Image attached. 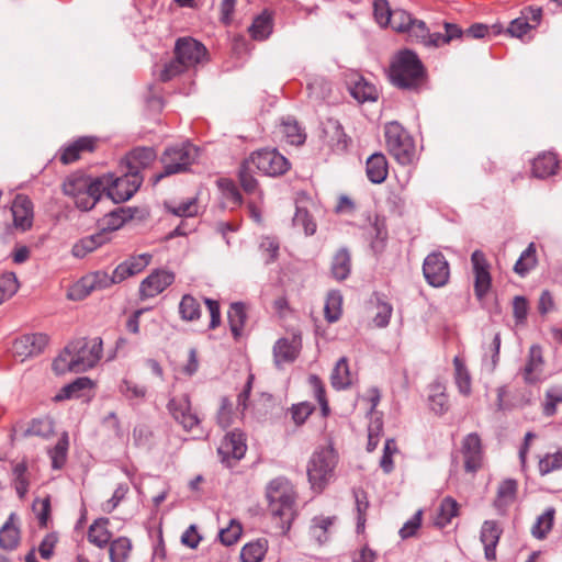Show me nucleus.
I'll list each match as a JSON object with an SVG mask.
<instances>
[{
  "instance_id": "nucleus-33",
  "label": "nucleus",
  "mask_w": 562,
  "mask_h": 562,
  "mask_svg": "<svg viewBox=\"0 0 562 562\" xmlns=\"http://www.w3.org/2000/svg\"><path fill=\"white\" fill-rule=\"evenodd\" d=\"M366 171L368 179L372 183H382L385 181L389 173V165L385 156L380 153L372 154L367 159Z\"/></svg>"
},
{
  "instance_id": "nucleus-31",
  "label": "nucleus",
  "mask_w": 562,
  "mask_h": 562,
  "mask_svg": "<svg viewBox=\"0 0 562 562\" xmlns=\"http://www.w3.org/2000/svg\"><path fill=\"white\" fill-rule=\"evenodd\" d=\"M336 521L335 516H315L311 520L310 525V537L315 540L318 544L327 542L331 535V528Z\"/></svg>"
},
{
  "instance_id": "nucleus-30",
  "label": "nucleus",
  "mask_w": 562,
  "mask_h": 562,
  "mask_svg": "<svg viewBox=\"0 0 562 562\" xmlns=\"http://www.w3.org/2000/svg\"><path fill=\"white\" fill-rule=\"evenodd\" d=\"M97 138L91 136H82L76 139L75 142L67 145L61 154H60V160L63 164H71L79 159L81 153L85 151H92L95 146Z\"/></svg>"
},
{
  "instance_id": "nucleus-7",
  "label": "nucleus",
  "mask_w": 562,
  "mask_h": 562,
  "mask_svg": "<svg viewBox=\"0 0 562 562\" xmlns=\"http://www.w3.org/2000/svg\"><path fill=\"white\" fill-rule=\"evenodd\" d=\"M406 33L411 41L420 43L426 47H440L449 44L453 40L462 37V29L454 23L445 22L443 33H430L425 22L416 19Z\"/></svg>"
},
{
  "instance_id": "nucleus-8",
  "label": "nucleus",
  "mask_w": 562,
  "mask_h": 562,
  "mask_svg": "<svg viewBox=\"0 0 562 562\" xmlns=\"http://www.w3.org/2000/svg\"><path fill=\"white\" fill-rule=\"evenodd\" d=\"M386 146L391 155L402 165H408L415 157V145L409 134L397 122H390L384 128Z\"/></svg>"
},
{
  "instance_id": "nucleus-63",
  "label": "nucleus",
  "mask_w": 562,
  "mask_h": 562,
  "mask_svg": "<svg viewBox=\"0 0 562 562\" xmlns=\"http://www.w3.org/2000/svg\"><path fill=\"white\" fill-rule=\"evenodd\" d=\"M254 169V166L248 164V159H246L239 170V181L247 193H255L257 191L258 182L252 176Z\"/></svg>"
},
{
  "instance_id": "nucleus-55",
  "label": "nucleus",
  "mask_w": 562,
  "mask_h": 562,
  "mask_svg": "<svg viewBox=\"0 0 562 562\" xmlns=\"http://www.w3.org/2000/svg\"><path fill=\"white\" fill-rule=\"evenodd\" d=\"M293 226L302 229L306 236H312L316 232V223L308 213V211L300 205H296L295 214L292 218Z\"/></svg>"
},
{
  "instance_id": "nucleus-20",
  "label": "nucleus",
  "mask_w": 562,
  "mask_h": 562,
  "mask_svg": "<svg viewBox=\"0 0 562 562\" xmlns=\"http://www.w3.org/2000/svg\"><path fill=\"white\" fill-rule=\"evenodd\" d=\"M48 342L44 334H29L15 339L13 342V352L15 356L25 359L43 351Z\"/></svg>"
},
{
  "instance_id": "nucleus-1",
  "label": "nucleus",
  "mask_w": 562,
  "mask_h": 562,
  "mask_svg": "<svg viewBox=\"0 0 562 562\" xmlns=\"http://www.w3.org/2000/svg\"><path fill=\"white\" fill-rule=\"evenodd\" d=\"M103 341L100 337L80 338L69 342L53 362L56 374L85 372L102 358Z\"/></svg>"
},
{
  "instance_id": "nucleus-34",
  "label": "nucleus",
  "mask_w": 562,
  "mask_h": 562,
  "mask_svg": "<svg viewBox=\"0 0 562 562\" xmlns=\"http://www.w3.org/2000/svg\"><path fill=\"white\" fill-rule=\"evenodd\" d=\"M501 334L496 333L488 344L483 345L481 368L486 373H493L499 361Z\"/></svg>"
},
{
  "instance_id": "nucleus-25",
  "label": "nucleus",
  "mask_w": 562,
  "mask_h": 562,
  "mask_svg": "<svg viewBox=\"0 0 562 562\" xmlns=\"http://www.w3.org/2000/svg\"><path fill=\"white\" fill-rule=\"evenodd\" d=\"M502 529L494 520H485L481 528L480 539L484 546L485 558L490 561L496 558V546L499 541Z\"/></svg>"
},
{
  "instance_id": "nucleus-2",
  "label": "nucleus",
  "mask_w": 562,
  "mask_h": 562,
  "mask_svg": "<svg viewBox=\"0 0 562 562\" xmlns=\"http://www.w3.org/2000/svg\"><path fill=\"white\" fill-rule=\"evenodd\" d=\"M269 510L279 519V526L283 533L288 532L295 518V492L288 480L276 479L267 488Z\"/></svg>"
},
{
  "instance_id": "nucleus-15",
  "label": "nucleus",
  "mask_w": 562,
  "mask_h": 562,
  "mask_svg": "<svg viewBox=\"0 0 562 562\" xmlns=\"http://www.w3.org/2000/svg\"><path fill=\"white\" fill-rule=\"evenodd\" d=\"M471 263L474 273V292L479 299H483L490 291L492 278L490 263L481 250H474L471 255Z\"/></svg>"
},
{
  "instance_id": "nucleus-21",
  "label": "nucleus",
  "mask_w": 562,
  "mask_h": 562,
  "mask_svg": "<svg viewBox=\"0 0 562 562\" xmlns=\"http://www.w3.org/2000/svg\"><path fill=\"white\" fill-rule=\"evenodd\" d=\"M11 212L16 228L25 232L32 227L34 212L33 203L29 196L18 194L12 203Z\"/></svg>"
},
{
  "instance_id": "nucleus-3",
  "label": "nucleus",
  "mask_w": 562,
  "mask_h": 562,
  "mask_svg": "<svg viewBox=\"0 0 562 562\" xmlns=\"http://www.w3.org/2000/svg\"><path fill=\"white\" fill-rule=\"evenodd\" d=\"M338 464V453L331 445L322 446L312 453L307 467V477L311 488L322 493L335 477Z\"/></svg>"
},
{
  "instance_id": "nucleus-40",
  "label": "nucleus",
  "mask_w": 562,
  "mask_h": 562,
  "mask_svg": "<svg viewBox=\"0 0 562 562\" xmlns=\"http://www.w3.org/2000/svg\"><path fill=\"white\" fill-rule=\"evenodd\" d=\"M453 366L456 385L462 395L469 396L472 392V379L470 372L460 357H454Z\"/></svg>"
},
{
  "instance_id": "nucleus-46",
  "label": "nucleus",
  "mask_w": 562,
  "mask_h": 562,
  "mask_svg": "<svg viewBox=\"0 0 562 562\" xmlns=\"http://www.w3.org/2000/svg\"><path fill=\"white\" fill-rule=\"evenodd\" d=\"M165 206L169 213L179 217H192L199 213V203L196 198H189L177 204L173 202H165Z\"/></svg>"
},
{
  "instance_id": "nucleus-11",
  "label": "nucleus",
  "mask_w": 562,
  "mask_h": 562,
  "mask_svg": "<svg viewBox=\"0 0 562 562\" xmlns=\"http://www.w3.org/2000/svg\"><path fill=\"white\" fill-rule=\"evenodd\" d=\"M167 408L171 417L178 423L184 431L201 432V419L193 409L190 396L186 393L172 396Z\"/></svg>"
},
{
  "instance_id": "nucleus-37",
  "label": "nucleus",
  "mask_w": 562,
  "mask_h": 562,
  "mask_svg": "<svg viewBox=\"0 0 562 562\" xmlns=\"http://www.w3.org/2000/svg\"><path fill=\"white\" fill-rule=\"evenodd\" d=\"M272 16L268 11H263L261 14L254 19L248 31L254 40L263 41L270 36V34L272 33Z\"/></svg>"
},
{
  "instance_id": "nucleus-17",
  "label": "nucleus",
  "mask_w": 562,
  "mask_h": 562,
  "mask_svg": "<svg viewBox=\"0 0 562 562\" xmlns=\"http://www.w3.org/2000/svg\"><path fill=\"white\" fill-rule=\"evenodd\" d=\"M173 281V272L165 269H157L140 282L139 296L142 299L155 297L171 285Z\"/></svg>"
},
{
  "instance_id": "nucleus-52",
  "label": "nucleus",
  "mask_w": 562,
  "mask_h": 562,
  "mask_svg": "<svg viewBox=\"0 0 562 562\" xmlns=\"http://www.w3.org/2000/svg\"><path fill=\"white\" fill-rule=\"evenodd\" d=\"M555 510L549 507L540 515L531 528V533L537 539H543L551 531L554 521Z\"/></svg>"
},
{
  "instance_id": "nucleus-10",
  "label": "nucleus",
  "mask_w": 562,
  "mask_h": 562,
  "mask_svg": "<svg viewBox=\"0 0 562 562\" xmlns=\"http://www.w3.org/2000/svg\"><path fill=\"white\" fill-rule=\"evenodd\" d=\"M121 283L116 278V270L110 274L106 271L98 270L82 277L67 293L71 301H80L87 297L91 292L104 290L113 284Z\"/></svg>"
},
{
  "instance_id": "nucleus-62",
  "label": "nucleus",
  "mask_w": 562,
  "mask_h": 562,
  "mask_svg": "<svg viewBox=\"0 0 562 562\" xmlns=\"http://www.w3.org/2000/svg\"><path fill=\"white\" fill-rule=\"evenodd\" d=\"M398 452L396 441L394 439H386L383 448V454L380 460V467L384 473L389 474L394 469L393 457Z\"/></svg>"
},
{
  "instance_id": "nucleus-57",
  "label": "nucleus",
  "mask_w": 562,
  "mask_h": 562,
  "mask_svg": "<svg viewBox=\"0 0 562 562\" xmlns=\"http://www.w3.org/2000/svg\"><path fill=\"white\" fill-rule=\"evenodd\" d=\"M20 542V531L10 521L0 529V547L4 550H14Z\"/></svg>"
},
{
  "instance_id": "nucleus-13",
  "label": "nucleus",
  "mask_w": 562,
  "mask_h": 562,
  "mask_svg": "<svg viewBox=\"0 0 562 562\" xmlns=\"http://www.w3.org/2000/svg\"><path fill=\"white\" fill-rule=\"evenodd\" d=\"M246 450L245 434L235 429L225 435L217 448V454L225 467L232 468L244 458Z\"/></svg>"
},
{
  "instance_id": "nucleus-45",
  "label": "nucleus",
  "mask_w": 562,
  "mask_h": 562,
  "mask_svg": "<svg viewBox=\"0 0 562 562\" xmlns=\"http://www.w3.org/2000/svg\"><path fill=\"white\" fill-rule=\"evenodd\" d=\"M459 513V504L452 497H446L442 499L438 514L435 518L436 526L443 528L448 526L452 518Z\"/></svg>"
},
{
  "instance_id": "nucleus-19",
  "label": "nucleus",
  "mask_w": 562,
  "mask_h": 562,
  "mask_svg": "<svg viewBox=\"0 0 562 562\" xmlns=\"http://www.w3.org/2000/svg\"><path fill=\"white\" fill-rule=\"evenodd\" d=\"M542 18V10L538 7H528L521 12V16L513 20L507 32L515 37L521 38L531 29L537 27Z\"/></svg>"
},
{
  "instance_id": "nucleus-49",
  "label": "nucleus",
  "mask_w": 562,
  "mask_h": 562,
  "mask_svg": "<svg viewBox=\"0 0 562 562\" xmlns=\"http://www.w3.org/2000/svg\"><path fill=\"white\" fill-rule=\"evenodd\" d=\"M536 245L530 243L514 266V271L524 277L537 265Z\"/></svg>"
},
{
  "instance_id": "nucleus-48",
  "label": "nucleus",
  "mask_w": 562,
  "mask_h": 562,
  "mask_svg": "<svg viewBox=\"0 0 562 562\" xmlns=\"http://www.w3.org/2000/svg\"><path fill=\"white\" fill-rule=\"evenodd\" d=\"M325 318L329 323L337 322L342 314V295L339 291L333 290L327 294L325 302Z\"/></svg>"
},
{
  "instance_id": "nucleus-50",
  "label": "nucleus",
  "mask_w": 562,
  "mask_h": 562,
  "mask_svg": "<svg viewBox=\"0 0 562 562\" xmlns=\"http://www.w3.org/2000/svg\"><path fill=\"white\" fill-rule=\"evenodd\" d=\"M92 387V381L87 376L77 378L74 382L65 385L59 393L56 395V400H68L74 397H80L81 392Z\"/></svg>"
},
{
  "instance_id": "nucleus-9",
  "label": "nucleus",
  "mask_w": 562,
  "mask_h": 562,
  "mask_svg": "<svg viewBox=\"0 0 562 562\" xmlns=\"http://www.w3.org/2000/svg\"><path fill=\"white\" fill-rule=\"evenodd\" d=\"M100 180H104L103 193H106L113 202L120 203L130 200L143 183V177L135 172H126L121 177L112 173L103 175Z\"/></svg>"
},
{
  "instance_id": "nucleus-58",
  "label": "nucleus",
  "mask_w": 562,
  "mask_h": 562,
  "mask_svg": "<svg viewBox=\"0 0 562 562\" xmlns=\"http://www.w3.org/2000/svg\"><path fill=\"white\" fill-rule=\"evenodd\" d=\"M68 450V436L66 434L63 435L61 438L57 441L54 448L48 451L49 458L52 460V467L56 470L61 469L66 462Z\"/></svg>"
},
{
  "instance_id": "nucleus-5",
  "label": "nucleus",
  "mask_w": 562,
  "mask_h": 562,
  "mask_svg": "<svg viewBox=\"0 0 562 562\" xmlns=\"http://www.w3.org/2000/svg\"><path fill=\"white\" fill-rule=\"evenodd\" d=\"M391 81L402 89H417L425 79V70L418 56L405 49L393 59L390 68Z\"/></svg>"
},
{
  "instance_id": "nucleus-41",
  "label": "nucleus",
  "mask_w": 562,
  "mask_h": 562,
  "mask_svg": "<svg viewBox=\"0 0 562 562\" xmlns=\"http://www.w3.org/2000/svg\"><path fill=\"white\" fill-rule=\"evenodd\" d=\"M268 550V541L258 539L245 544L240 551L241 562H261Z\"/></svg>"
},
{
  "instance_id": "nucleus-43",
  "label": "nucleus",
  "mask_w": 562,
  "mask_h": 562,
  "mask_svg": "<svg viewBox=\"0 0 562 562\" xmlns=\"http://www.w3.org/2000/svg\"><path fill=\"white\" fill-rule=\"evenodd\" d=\"M133 218L131 209L116 207L114 211L105 214L102 218V227L108 231H116L121 228L125 222Z\"/></svg>"
},
{
  "instance_id": "nucleus-54",
  "label": "nucleus",
  "mask_w": 562,
  "mask_h": 562,
  "mask_svg": "<svg viewBox=\"0 0 562 562\" xmlns=\"http://www.w3.org/2000/svg\"><path fill=\"white\" fill-rule=\"evenodd\" d=\"M12 481L19 497H24L30 486V473L24 462H18L13 467Z\"/></svg>"
},
{
  "instance_id": "nucleus-53",
  "label": "nucleus",
  "mask_w": 562,
  "mask_h": 562,
  "mask_svg": "<svg viewBox=\"0 0 562 562\" xmlns=\"http://www.w3.org/2000/svg\"><path fill=\"white\" fill-rule=\"evenodd\" d=\"M179 314L183 321H196L201 316V306L195 297L190 294L182 296L179 303Z\"/></svg>"
},
{
  "instance_id": "nucleus-6",
  "label": "nucleus",
  "mask_w": 562,
  "mask_h": 562,
  "mask_svg": "<svg viewBox=\"0 0 562 562\" xmlns=\"http://www.w3.org/2000/svg\"><path fill=\"white\" fill-rule=\"evenodd\" d=\"M198 156L199 149L190 143L166 148L161 156L164 171L153 177L154 184L159 182L164 177L188 170L196 160Z\"/></svg>"
},
{
  "instance_id": "nucleus-42",
  "label": "nucleus",
  "mask_w": 562,
  "mask_h": 562,
  "mask_svg": "<svg viewBox=\"0 0 562 562\" xmlns=\"http://www.w3.org/2000/svg\"><path fill=\"white\" fill-rule=\"evenodd\" d=\"M324 134L326 142L330 147L336 149L346 148V134L337 121L329 120L324 127Z\"/></svg>"
},
{
  "instance_id": "nucleus-51",
  "label": "nucleus",
  "mask_w": 562,
  "mask_h": 562,
  "mask_svg": "<svg viewBox=\"0 0 562 562\" xmlns=\"http://www.w3.org/2000/svg\"><path fill=\"white\" fill-rule=\"evenodd\" d=\"M132 551V542L126 537H119L110 542V561L111 562H127Z\"/></svg>"
},
{
  "instance_id": "nucleus-59",
  "label": "nucleus",
  "mask_w": 562,
  "mask_h": 562,
  "mask_svg": "<svg viewBox=\"0 0 562 562\" xmlns=\"http://www.w3.org/2000/svg\"><path fill=\"white\" fill-rule=\"evenodd\" d=\"M282 134L291 145H301L305 140V135L299 126L297 122L288 119L281 124Z\"/></svg>"
},
{
  "instance_id": "nucleus-56",
  "label": "nucleus",
  "mask_w": 562,
  "mask_h": 562,
  "mask_svg": "<svg viewBox=\"0 0 562 562\" xmlns=\"http://www.w3.org/2000/svg\"><path fill=\"white\" fill-rule=\"evenodd\" d=\"M562 469V449L553 453H547L539 459L538 470L539 474L544 476L551 472Z\"/></svg>"
},
{
  "instance_id": "nucleus-24",
  "label": "nucleus",
  "mask_w": 562,
  "mask_h": 562,
  "mask_svg": "<svg viewBox=\"0 0 562 562\" xmlns=\"http://www.w3.org/2000/svg\"><path fill=\"white\" fill-rule=\"evenodd\" d=\"M153 256L148 252L132 256L121 262L116 268V278L124 281L130 277L140 273L150 262Z\"/></svg>"
},
{
  "instance_id": "nucleus-22",
  "label": "nucleus",
  "mask_w": 562,
  "mask_h": 562,
  "mask_svg": "<svg viewBox=\"0 0 562 562\" xmlns=\"http://www.w3.org/2000/svg\"><path fill=\"white\" fill-rule=\"evenodd\" d=\"M462 454L464 468L468 472H475L482 464V443L477 434L472 432L465 436L462 441Z\"/></svg>"
},
{
  "instance_id": "nucleus-35",
  "label": "nucleus",
  "mask_w": 562,
  "mask_h": 562,
  "mask_svg": "<svg viewBox=\"0 0 562 562\" xmlns=\"http://www.w3.org/2000/svg\"><path fill=\"white\" fill-rule=\"evenodd\" d=\"M108 518L95 519L88 529V541L98 548H105L110 543L112 537L111 531L108 529Z\"/></svg>"
},
{
  "instance_id": "nucleus-23",
  "label": "nucleus",
  "mask_w": 562,
  "mask_h": 562,
  "mask_svg": "<svg viewBox=\"0 0 562 562\" xmlns=\"http://www.w3.org/2000/svg\"><path fill=\"white\" fill-rule=\"evenodd\" d=\"M350 94L359 102L375 101L378 89L362 76L352 74L347 80Z\"/></svg>"
},
{
  "instance_id": "nucleus-28",
  "label": "nucleus",
  "mask_w": 562,
  "mask_h": 562,
  "mask_svg": "<svg viewBox=\"0 0 562 562\" xmlns=\"http://www.w3.org/2000/svg\"><path fill=\"white\" fill-rule=\"evenodd\" d=\"M155 159L156 153L153 148H135L125 157L127 171L140 175V170L147 168Z\"/></svg>"
},
{
  "instance_id": "nucleus-61",
  "label": "nucleus",
  "mask_w": 562,
  "mask_h": 562,
  "mask_svg": "<svg viewBox=\"0 0 562 562\" xmlns=\"http://www.w3.org/2000/svg\"><path fill=\"white\" fill-rule=\"evenodd\" d=\"M259 249L267 265L277 260L280 249V243L276 237L265 236L261 238Z\"/></svg>"
},
{
  "instance_id": "nucleus-26",
  "label": "nucleus",
  "mask_w": 562,
  "mask_h": 562,
  "mask_svg": "<svg viewBox=\"0 0 562 562\" xmlns=\"http://www.w3.org/2000/svg\"><path fill=\"white\" fill-rule=\"evenodd\" d=\"M517 492L518 483L516 480L506 479L499 483L494 499V507L499 514H505L508 507L515 503Z\"/></svg>"
},
{
  "instance_id": "nucleus-39",
  "label": "nucleus",
  "mask_w": 562,
  "mask_h": 562,
  "mask_svg": "<svg viewBox=\"0 0 562 562\" xmlns=\"http://www.w3.org/2000/svg\"><path fill=\"white\" fill-rule=\"evenodd\" d=\"M227 317L233 336L235 338L240 337L247 321L245 304L240 302L233 303L228 310Z\"/></svg>"
},
{
  "instance_id": "nucleus-29",
  "label": "nucleus",
  "mask_w": 562,
  "mask_h": 562,
  "mask_svg": "<svg viewBox=\"0 0 562 562\" xmlns=\"http://www.w3.org/2000/svg\"><path fill=\"white\" fill-rule=\"evenodd\" d=\"M559 168L558 156L552 151H543L532 160V175L544 179L557 173Z\"/></svg>"
},
{
  "instance_id": "nucleus-12",
  "label": "nucleus",
  "mask_w": 562,
  "mask_h": 562,
  "mask_svg": "<svg viewBox=\"0 0 562 562\" xmlns=\"http://www.w3.org/2000/svg\"><path fill=\"white\" fill-rule=\"evenodd\" d=\"M248 164L269 177L284 175L291 166L289 160L274 148H262L254 151L248 158Z\"/></svg>"
},
{
  "instance_id": "nucleus-16",
  "label": "nucleus",
  "mask_w": 562,
  "mask_h": 562,
  "mask_svg": "<svg viewBox=\"0 0 562 562\" xmlns=\"http://www.w3.org/2000/svg\"><path fill=\"white\" fill-rule=\"evenodd\" d=\"M175 55L191 69L205 59L206 48L191 37H182L176 43Z\"/></svg>"
},
{
  "instance_id": "nucleus-14",
  "label": "nucleus",
  "mask_w": 562,
  "mask_h": 562,
  "mask_svg": "<svg viewBox=\"0 0 562 562\" xmlns=\"http://www.w3.org/2000/svg\"><path fill=\"white\" fill-rule=\"evenodd\" d=\"M423 274L430 286L441 288L450 278L449 263L439 251L429 254L423 263Z\"/></svg>"
},
{
  "instance_id": "nucleus-4",
  "label": "nucleus",
  "mask_w": 562,
  "mask_h": 562,
  "mask_svg": "<svg viewBox=\"0 0 562 562\" xmlns=\"http://www.w3.org/2000/svg\"><path fill=\"white\" fill-rule=\"evenodd\" d=\"M104 180L75 173L63 183L64 194L70 196L81 211H90L103 194Z\"/></svg>"
},
{
  "instance_id": "nucleus-27",
  "label": "nucleus",
  "mask_w": 562,
  "mask_h": 562,
  "mask_svg": "<svg viewBox=\"0 0 562 562\" xmlns=\"http://www.w3.org/2000/svg\"><path fill=\"white\" fill-rule=\"evenodd\" d=\"M300 341L296 338L291 340L288 338H280L273 347V357L277 367L283 363L293 362L300 351Z\"/></svg>"
},
{
  "instance_id": "nucleus-38",
  "label": "nucleus",
  "mask_w": 562,
  "mask_h": 562,
  "mask_svg": "<svg viewBox=\"0 0 562 562\" xmlns=\"http://www.w3.org/2000/svg\"><path fill=\"white\" fill-rule=\"evenodd\" d=\"M353 375L350 372L347 358H340L330 375V382L334 389L344 390L351 385Z\"/></svg>"
},
{
  "instance_id": "nucleus-64",
  "label": "nucleus",
  "mask_w": 562,
  "mask_h": 562,
  "mask_svg": "<svg viewBox=\"0 0 562 562\" xmlns=\"http://www.w3.org/2000/svg\"><path fill=\"white\" fill-rule=\"evenodd\" d=\"M392 20H390L389 25L396 32L406 33L409 26L413 24L414 20L412 15L404 10H394L392 11Z\"/></svg>"
},
{
  "instance_id": "nucleus-32",
  "label": "nucleus",
  "mask_w": 562,
  "mask_h": 562,
  "mask_svg": "<svg viewBox=\"0 0 562 562\" xmlns=\"http://www.w3.org/2000/svg\"><path fill=\"white\" fill-rule=\"evenodd\" d=\"M428 404L429 408L436 415H443L449 409V400L446 393V386L439 382L435 381L428 386Z\"/></svg>"
},
{
  "instance_id": "nucleus-44",
  "label": "nucleus",
  "mask_w": 562,
  "mask_h": 562,
  "mask_svg": "<svg viewBox=\"0 0 562 562\" xmlns=\"http://www.w3.org/2000/svg\"><path fill=\"white\" fill-rule=\"evenodd\" d=\"M119 392L130 402H143L147 395V387L132 380L123 379L119 384Z\"/></svg>"
},
{
  "instance_id": "nucleus-18",
  "label": "nucleus",
  "mask_w": 562,
  "mask_h": 562,
  "mask_svg": "<svg viewBox=\"0 0 562 562\" xmlns=\"http://www.w3.org/2000/svg\"><path fill=\"white\" fill-rule=\"evenodd\" d=\"M543 350L540 345H531L521 370L522 379L526 383L533 384L541 381L544 371Z\"/></svg>"
},
{
  "instance_id": "nucleus-36",
  "label": "nucleus",
  "mask_w": 562,
  "mask_h": 562,
  "mask_svg": "<svg viewBox=\"0 0 562 562\" xmlns=\"http://www.w3.org/2000/svg\"><path fill=\"white\" fill-rule=\"evenodd\" d=\"M330 270L333 277L338 281H342L349 277L351 271V256L347 248L337 250L333 257Z\"/></svg>"
},
{
  "instance_id": "nucleus-60",
  "label": "nucleus",
  "mask_w": 562,
  "mask_h": 562,
  "mask_svg": "<svg viewBox=\"0 0 562 562\" xmlns=\"http://www.w3.org/2000/svg\"><path fill=\"white\" fill-rule=\"evenodd\" d=\"M19 290V282L15 273L5 272L0 276V304L12 297Z\"/></svg>"
},
{
  "instance_id": "nucleus-47",
  "label": "nucleus",
  "mask_w": 562,
  "mask_h": 562,
  "mask_svg": "<svg viewBox=\"0 0 562 562\" xmlns=\"http://www.w3.org/2000/svg\"><path fill=\"white\" fill-rule=\"evenodd\" d=\"M104 243L103 234H95L87 236L79 241H77L71 249V254L76 258H83L88 254L95 250Z\"/></svg>"
}]
</instances>
